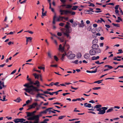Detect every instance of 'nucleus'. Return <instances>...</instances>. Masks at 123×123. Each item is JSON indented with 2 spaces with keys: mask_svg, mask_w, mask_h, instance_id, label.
<instances>
[{
  "mask_svg": "<svg viewBox=\"0 0 123 123\" xmlns=\"http://www.w3.org/2000/svg\"><path fill=\"white\" fill-rule=\"evenodd\" d=\"M66 117L65 116H61L59 117L58 119L59 120L62 119L63 118Z\"/></svg>",
  "mask_w": 123,
  "mask_h": 123,
  "instance_id": "c756f323",
  "label": "nucleus"
},
{
  "mask_svg": "<svg viewBox=\"0 0 123 123\" xmlns=\"http://www.w3.org/2000/svg\"><path fill=\"white\" fill-rule=\"evenodd\" d=\"M104 67H107L108 68L110 69H111L113 68V67L112 66L109 65H105V66Z\"/></svg>",
  "mask_w": 123,
  "mask_h": 123,
  "instance_id": "bb28decb",
  "label": "nucleus"
},
{
  "mask_svg": "<svg viewBox=\"0 0 123 123\" xmlns=\"http://www.w3.org/2000/svg\"><path fill=\"white\" fill-rule=\"evenodd\" d=\"M54 59L56 61H58L59 60V59L56 55L54 56Z\"/></svg>",
  "mask_w": 123,
  "mask_h": 123,
  "instance_id": "f704fd0d",
  "label": "nucleus"
},
{
  "mask_svg": "<svg viewBox=\"0 0 123 123\" xmlns=\"http://www.w3.org/2000/svg\"><path fill=\"white\" fill-rule=\"evenodd\" d=\"M102 109H101V108L97 109L96 110L97 111H99V112L98 113V114H104L105 112L104 110L102 109Z\"/></svg>",
  "mask_w": 123,
  "mask_h": 123,
  "instance_id": "39448f33",
  "label": "nucleus"
},
{
  "mask_svg": "<svg viewBox=\"0 0 123 123\" xmlns=\"http://www.w3.org/2000/svg\"><path fill=\"white\" fill-rule=\"evenodd\" d=\"M77 25V24L75 22H74L73 23V24L72 26L73 27H75Z\"/></svg>",
  "mask_w": 123,
  "mask_h": 123,
  "instance_id": "e433bc0d",
  "label": "nucleus"
},
{
  "mask_svg": "<svg viewBox=\"0 0 123 123\" xmlns=\"http://www.w3.org/2000/svg\"><path fill=\"white\" fill-rule=\"evenodd\" d=\"M43 92L45 94H49V92L48 91Z\"/></svg>",
  "mask_w": 123,
  "mask_h": 123,
  "instance_id": "bf43d9fd",
  "label": "nucleus"
},
{
  "mask_svg": "<svg viewBox=\"0 0 123 123\" xmlns=\"http://www.w3.org/2000/svg\"><path fill=\"white\" fill-rule=\"evenodd\" d=\"M108 107H101V109H103L104 110V111L105 112V111L106 110H107L108 109Z\"/></svg>",
  "mask_w": 123,
  "mask_h": 123,
  "instance_id": "4c0bfd02",
  "label": "nucleus"
},
{
  "mask_svg": "<svg viewBox=\"0 0 123 123\" xmlns=\"http://www.w3.org/2000/svg\"><path fill=\"white\" fill-rule=\"evenodd\" d=\"M112 25L115 26L120 27V25L118 24H115L114 23H112Z\"/></svg>",
  "mask_w": 123,
  "mask_h": 123,
  "instance_id": "473e14b6",
  "label": "nucleus"
},
{
  "mask_svg": "<svg viewBox=\"0 0 123 123\" xmlns=\"http://www.w3.org/2000/svg\"><path fill=\"white\" fill-rule=\"evenodd\" d=\"M92 60H96V57H95V56H93L92 57Z\"/></svg>",
  "mask_w": 123,
  "mask_h": 123,
  "instance_id": "0e129e2a",
  "label": "nucleus"
},
{
  "mask_svg": "<svg viewBox=\"0 0 123 123\" xmlns=\"http://www.w3.org/2000/svg\"><path fill=\"white\" fill-rule=\"evenodd\" d=\"M24 86L27 88H25L24 90H25L26 92L29 93L30 94L34 95L35 93L33 91H36V90L34 89V87H35L33 85H30L28 83H26Z\"/></svg>",
  "mask_w": 123,
  "mask_h": 123,
  "instance_id": "f257e3e1",
  "label": "nucleus"
},
{
  "mask_svg": "<svg viewBox=\"0 0 123 123\" xmlns=\"http://www.w3.org/2000/svg\"><path fill=\"white\" fill-rule=\"evenodd\" d=\"M57 35L59 36H61L62 35V34L61 32H58L57 33Z\"/></svg>",
  "mask_w": 123,
  "mask_h": 123,
  "instance_id": "680f3d73",
  "label": "nucleus"
},
{
  "mask_svg": "<svg viewBox=\"0 0 123 123\" xmlns=\"http://www.w3.org/2000/svg\"><path fill=\"white\" fill-rule=\"evenodd\" d=\"M84 26V23H81L79 25V26L80 27H83Z\"/></svg>",
  "mask_w": 123,
  "mask_h": 123,
  "instance_id": "79ce46f5",
  "label": "nucleus"
},
{
  "mask_svg": "<svg viewBox=\"0 0 123 123\" xmlns=\"http://www.w3.org/2000/svg\"><path fill=\"white\" fill-rule=\"evenodd\" d=\"M99 47V45L97 44H93L91 46V48L95 50L98 48Z\"/></svg>",
  "mask_w": 123,
  "mask_h": 123,
  "instance_id": "6e6552de",
  "label": "nucleus"
},
{
  "mask_svg": "<svg viewBox=\"0 0 123 123\" xmlns=\"http://www.w3.org/2000/svg\"><path fill=\"white\" fill-rule=\"evenodd\" d=\"M66 53H64V54H62V58H61V60L62 61H63V59L64 58V57L66 56Z\"/></svg>",
  "mask_w": 123,
  "mask_h": 123,
  "instance_id": "c85d7f7f",
  "label": "nucleus"
},
{
  "mask_svg": "<svg viewBox=\"0 0 123 123\" xmlns=\"http://www.w3.org/2000/svg\"><path fill=\"white\" fill-rule=\"evenodd\" d=\"M65 40L64 38V37H62L60 39V41L62 42H63Z\"/></svg>",
  "mask_w": 123,
  "mask_h": 123,
  "instance_id": "8fccbe9b",
  "label": "nucleus"
},
{
  "mask_svg": "<svg viewBox=\"0 0 123 123\" xmlns=\"http://www.w3.org/2000/svg\"><path fill=\"white\" fill-rule=\"evenodd\" d=\"M34 85H36L37 87H39L40 86V82L38 80H36L35 83H34Z\"/></svg>",
  "mask_w": 123,
  "mask_h": 123,
  "instance_id": "9b49d317",
  "label": "nucleus"
},
{
  "mask_svg": "<svg viewBox=\"0 0 123 123\" xmlns=\"http://www.w3.org/2000/svg\"><path fill=\"white\" fill-rule=\"evenodd\" d=\"M26 40H27L29 42H31V40L32 39V38L31 37H26Z\"/></svg>",
  "mask_w": 123,
  "mask_h": 123,
  "instance_id": "aec40b11",
  "label": "nucleus"
},
{
  "mask_svg": "<svg viewBox=\"0 0 123 123\" xmlns=\"http://www.w3.org/2000/svg\"><path fill=\"white\" fill-rule=\"evenodd\" d=\"M38 68L39 69H43V70L44 71V68L42 67H38Z\"/></svg>",
  "mask_w": 123,
  "mask_h": 123,
  "instance_id": "58836bf2",
  "label": "nucleus"
},
{
  "mask_svg": "<svg viewBox=\"0 0 123 123\" xmlns=\"http://www.w3.org/2000/svg\"><path fill=\"white\" fill-rule=\"evenodd\" d=\"M22 100L20 99V97H18V98L17 99L14 100V101L18 103H19L20 102V101Z\"/></svg>",
  "mask_w": 123,
  "mask_h": 123,
  "instance_id": "5701e85b",
  "label": "nucleus"
},
{
  "mask_svg": "<svg viewBox=\"0 0 123 123\" xmlns=\"http://www.w3.org/2000/svg\"><path fill=\"white\" fill-rule=\"evenodd\" d=\"M95 52H96V53H100L101 52V50L99 48H98L97 49H95Z\"/></svg>",
  "mask_w": 123,
  "mask_h": 123,
  "instance_id": "4be33fe9",
  "label": "nucleus"
},
{
  "mask_svg": "<svg viewBox=\"0 0 123 123\" xmlns=\"http://www.w3.org/2000/svg\"><path fill=\"white\" fill-rule=\"evenodd\" d=\"M64 25V23H61L59 24V25L62 26Z\"/></svg>",
  "mask_w": 123,
  "mask_h": 123,
  "instance_id": "052dcab7",
  "label": "nucleus"
},
{
  "mask_svg": "<svg viewBox=\"0 0 123 123\" xmlns=\"http://www.w3.org/2000/svg\"><path fill=\"white\" fill-rule=\"evenodd\" d=\"M33 75L35 77V79H38L39 77H41V75H37L36 73L33 74Z\"/></svg>",
  "mask_w": 123,
  "mask_h": 123,
  "instance_id": "4468645a",
  "label": "nucleus"
},
{
  "mask_svg": "<svg viewBox=\"0 0 123 123\" xmlns=\"http://www.w3.org/2000/svg\"><path fill=\"white\" fill-rule=\"evenodd\" d=\"M71 88L74 90H76L78 89V88H75L73 87L72 86H71Z\"/></svg>",
  "mask_w": 123,
  "mask_h": 123,
  "instance_id": "3c124183",
  "label": "nucleus"
},
{
  "mask_svg": "<svg viewBox=\"0 0 123 123\" xmlns=\"http://www.w3.org/2000/svg\"><path fill=\"white\" fill-rule=\"evenodd\" d=\"M88 6H92L93 7H94L95 6V5L93 4V3H91V4L88 5Z\"/></svg>",
  "mask_w": 123,
  "mask_h": 123,
  "instance_id": "69168bd1",
  "label": "nucleus"
},
{
  "mask_svg": "<svg viewBox=\"0 0 123 123\" xmlns=\"http://www.w3.org/2000/svg\"><path fill=\"white\" fill-rule=\"evenodd\" d=\"M30 108H31V109L32 108H35V106H33V105L32 104V105H30Z\"/></svg>",
  "mask_w": 123,
  "mask_h": 123,
  "instance_id": "338daca9",
  "label": "nucleus"
},
{
  "mask_svg": "<svg viewBox=\"0 0 123 123\" xmlns=\"http://www.w3.org/2000/svg\"><path fill=\"white\" fill-rule=\"evenodd\" d=\"M81 56V54L80 53H78L76 55V57L77 58H80Z\"/></svg>",
  "mask_w": 123,
  "mask_h": 123,
  "instance_id": "412c9836",
  "label": "nucleus"
},
{
  "mask_svg": "<svg viewBox=\"0 0 123 123\" xmlns=\"http://www.w3.org/2000/svg\"><path fill=\"white\" fill-rule=\"evenodd\" d=\"M66 29V32L65 33H69L72 31V29L71 27Z\"/></svg>",
  "mask_w": 123,
  "mask_h": 123,
  "instance_id": "ddd939ff",
  "label": "nucleus"
},
{
  "mask_svg": "<svg viewBox=\"0 0 123 123\" xmlns=\"http://www.w3.org/2000/svg\"><path fill=\"white\" fill-rule=\"evenodd\" d=\"M78 7V6H73V7L72 8V9L73 10H76L77 8Z\"/></svg>",
  "mask_w": 123,
  "mask_h": 123,
  "instance_id": "2f4dec72",
  "label": "nucleus"
},
{
  "mask_svg": "<svg viewBox=\"0 0 123 123\" xmlns=\"http://www.w3.org/2000/svg\"><path fill=\"white\" fill-rule=\"evenodd\" d=\"M42 15L41 17L42 18H43V16H46V15L45 13H44L43 12H42Z\"/></svg>",
  "mask_w": 123,
  "mask_h": 123,
  "instance_id": "a18cd8bd",
  "label": "nucleus"
},
{
  "mask_svg": "<svg viewBox=\"0 0 123 123\" xmlns=\"http://www.w3.org/2000/svg\"><path fill=\"white\" fill-rule=\"evenodd\" d=\"M2 85L3 87H5L6 86L4 85V82H2Z\"/></svg>",
  "mask_w": 123,
  "mask_h": 123,
  "instance_id": "e2e57ef3",
  "label": "nucleus"
},
{
  "mask_svg": "<svg viewBox=\"0 0 123 123\" xmlns=\"http://www.w3.org/2000/svg\"><path fill=\"white\" fill-rule=\"evenodd\" d=\"M53 83H54L53 82H51V83H50L49 84V85L46 84V85H45L46 86H53Z\"/></svg>",
  "mask_w": 123,
  "mask_h": 123,
  "instance_id": "ea45409f",
  "label": "nucleus"
},
{
  "mask_svg": "<svg viewBox=\"0 0 123 123\" xmlns=\"http://www.w3.org/2000/svg\"><path fill=\"white\" fill-rule=\"evenodd\" d=\"M37 116H34L33 117H29L27 118V119L28 120H35V119L36 118Z\"/></svg>",
  "mask_w": 123,
  "mask_h": 123,
  "instance_id": "9d476101",
  "label": "nucleus"
},
{
  "mask_svg": "<svg viewBox=\"0 0 123 123\" xmlns=\"http://www.w3.org/2000/svg\"><path fill=\"white\" fill-rule=\"evenodd\" d=\"M92 28L91 26H89L87 28V30L89 31H90L91 30Z\"/></svg>",
  "mask_w": 123,
  "mask_h": 123,
  "instance_id": "37998d69",
  "label": "nucleus"
},
{
  "mask_svg": "<svg viewBox=\"0 0 123 123\" xmlns=\"http://www.w3.org/2000/svg\"><path fill=\"white\" fill-rule=\"evenodd\" d=\"M15 123H18L19 122L23 123V121L22 120V118H17L13 120Z\"/></svg>",
  "mask_w": 123,
  "mask_h": 123,
  "instance_id": "1a4fd4ad",
  "label": "nucleus"
},
{
  "mask_svg": "<svg viewBox=\"0 0 123 123\" xmlns=\"http://www.w3.org/2000/svg\"><path fill=\"white\" fill-rule=\"evenodd\" d=\"M98 41V39H95L92 41V43L93 44H97L96 43H97Z\"/></svg>",
  "mask_w": 123,
  "mask_h": 123,
  "instance_id": "f3484780",
  "label": "nucleus"
},
{
  "mask_svg": "<svg viewBox=\"0 0 123 123\" xmlns=\"http://www.w3.org/2000/svg\"><path fill=\"white\" fill-rule=\"evenodd\" d=\"M99 67V66H98V67H97L96 68V69H95V70L94 71H91V73H95L97 72V68H98V67Z\"/></svg>",
  "mask_w": 123,
  "mask_h": 123,
  "instance_id": "72a5a7b5",
  "label": "nucleus"
},
{
  "mask_svg": "<svg viewBox=\"0 0 123 123\" xmlns=\"http://www.w3.org/2000/svg\"><path fill=\"white\" fill-rule=\"evenodd\" d=\"M67 41L65 40V42L63 44L64 46L63 47H62V45L61 44H60L59 46V49L60 50H64L65 48L66 47H67V48L68 49L70 48L69 46V45L66 43Z\"/></svg>",
  "mask_w": 123,
  "mask_h": 123,
  "instance_id": "7ed1b4c3",
  "label": "nucleus"
},
{
  "mask_svg": "<svg viewBox=\"0 0 123 123\" xmlns=\"http://www.w3.org/2000/svg\"><path fill=\"white\" fill-rule=\"evenodd\" d=\"M103 80H98L97 81H95L93 82V83H97L98 84H99L102 82Z\"/></svg>",
  "mask_w": 123,
  "mask_h": 123,
  "instance_id": "cd10ccee",
  "label": "nucleus"
},
{
  "mask_svg": "<svg viewBox=\"0 0 123 123\" xmlns=\"http://www.w3.org/2000/svg\"><path fill=\"white\" fill-rule=\"evenodd\" d=\"M59 83L58 82H56L54 84H54L55 85L57 86H60V85L58 84Z\"/></svg>",
  "mask_w": 123,
  "mask_h": 123,
  "instance_id": "09e8293b",
  "label": "nucleus"
},
{
  "mask_svg": "<svg viewBox=\"0 0 123 123\" xmlns=\"http://www.w3.org/2000/svg\"><path fill=\"white\" fill-rule=\"evenodd\" d=\"M32 104L33 105V106H35H35H36L38 105L37 103H34Z\"/></svg>",
  "mask_w": 123,
  "mask_h": 123,
  "instance_id": "864d4df0",
  "label": "nucleus"
},
{
  "mask_svg": "<svg viewBox=\"0 0 123 123\" xmlns=\"http://www.w3.org/2000/svg\"><path fill=\"white\" fill-rule=\"evenodd\" d=\"M16 70H17L16 69H15V70H14L11 73V74H14L15 73V72H16Z\"/></svg>",
  "mask_w": 123,
  "mask_h": 123,
  "instance_id": "6e6d98bb",
  "label": "nucleus"
},
{
  "mask_svg": "<svg viewBox=\"0 0 123 123\" xmlns=\"http://www.w3.org/2000/svg\"><path fill=\"white\" fill-rule=\"evenodd\" d=\"M26 113H27V116L25 117H32L33 116L31 112H26Z\"/></svg>",
  "mask_w": 123,
  "mask_h": 123,
  "instance_id": "2eb2a0df",
  "label": "nucleus"
},
{
  "mask_svg": "<svg viewBox=\"0 0 123 123\" xmlns=\"http://www.w3.org/2000/svg\"><path fill=\"white\" fill-rule=\"evenodd\" d=\"M70 94V93H63L62 95L63 96H65L66 95H67V94Z\"/></svg>",
  "mask_w": 123,
  "mask_h": 123,
  "instance_id": "4d7b16f0",
  "label": "nucleus"
},
{
  "mask_svg": "<svg viewBox=\"0 0 123 123\" xmlns=\"http://www.w3.org/2000/svg\"><path fill=\"white\" fill-rule=\"evenodd\" d=\"M113 108H112L108 109V110L106 111V113H108L111 112L113 110Z\"/></svg>",
  "mask_w": 123,
  "mask_h": 123,
  "instance_id": "393cba45",
  "label": "nucleus"
},
{
  "mask_svg": "<svg viewBox=\"0 0 123 123\" xmlns=\"http://www.w3.org/2000/svg\"><path fill=\"white\" fill-rule=\"evenodd\" d=\"M87 107H88L89 108H90L91 107H92V106L91 105V104H88L87 105Z\"/></svg>",
  "mask_w": 123,
  "mask_h": 123,
  "instance_id": "de8ad7c7",
  "label": "nucleus"
},
{
  "mask_svg": "<svg viewBox=\"0 0 123 123\" xmlns=\"http://www.w3.org/2000/svg\"><path fill=\"white\" fill-rule=\"evenodd\" d=\"M101 88L100 87H95L92 88V89L94 90H97L100 89Z\"/></svg>",
  "mask_w": 123,
  "mask_h": 123,
  "instance_id": "c9c22d12",
  "label": "nucleus"
},
{
  "mask_svg": "<svg viewBox=\"0 0 123 123\" xmlns=\"http://www.w3.org/2000/svg\"><path fill=\"white\" fill-rule=\"evenodd\" d=\"M2 85V81H0V90L2 89L3 88L2 86L1 85Z\"/></svg>",
  "mask_w": 123,
  "mask_h": 123,
  "instance_id": "603ef678",
  "label": "nucleus"
},
{
  "mask_svg": "<svg viewBox=\"0 0 123 123\" xmlns=\"http://www.w3.org/2000/svg\"><path fill=\"white\" fill-rule=\"evenodd\" d=\"M34 89L36 90V91L37 92V93H38V91H41L42 92H44L43 90L41 89H38L37 88V87H34Z\"/></svg>",
  "mask_w": 123,
  "mask_h": 123,
  "instance_id": "dca6fc26",
  "label": "nucleus"
},
{
  "mask_svg": "<svg viewBox=\"0 0 123 123\" xmlns=\"http://www.w3.org/2000/svg\"><path fill=\"white\" fill-rule=\"evenodd\" d=\"M60 7H65V8H70L72 7V6L70 5L64 4L61 6Z\"/></svg>",
  "mask_w": 123,
  "mask_h": 123,
  "instance_id": "423d86ee",
  "label": "nucleus"
},
{
  "mask_svg": "<svg viewBox=\"0 0 123 123\" xmlns=\"http://www.w3.org/2000/svg\"><path fill=\"white\" fill-rule=\"evenodd\" d=\"M102 105H97L96 106H95L94 108V109L96 108L98 109H99V108H101L100 107H101Z\"/></svg>",
  "mask_w": 123,
  "mask_h": 123,
  "instance_id": "a211bd4d",
  "label": "nucleus"
},
{
  "mask_svg": "<svg viewBox=\"0 0 123 123\" xmlns=\"http://www.w3.org/2000/svg\"><path fill=\"white\" fill-rule=\"evenodd\" d=\"M55 111H50L49 112V114L51 112L54 113H56V112H55Z\"/></svg>",
  "mask_w": 123,
  "mask_h": 123,
  "instance_id": "13d9d810",
  "label": "nucleus"
},
{
  "mask_svg": "<svg viewBox=\"0 0 123 123\" xmlns=\"http://www.w3.org/2000/svg\"><path fill=\"white\" fill-rule=\"evenodd\" d=\"M89 53L90 55H94L96 54L95 51L93 49L90 50L89 51Z\"/></svg>",
  "mask_w": 123,
  "mask_h": 123,
  "instance_id": "0eeeda50",
  "label": "nucleus"
},
{
  "mask_svg": "<svg viewBox=\"0 0 123 123\" xmlns=\"http://www.w3.org/2000/svg\"><path fill=\"white\" fill-rule=\"evenodd\" d=\"M90 10H88L86 11V12L88 14H92V13L91 12H90Z\"/></svg>",
  "mask_w": 123,
  "mask_h": 123,
  "instance_id": "49530a36",
  "label": "nucleus"
},
{
  "mask_svg": "<svg viewBox=\"0 0 123 123\" xmlns=\"http://www.w3.org/2000/svg\"><path fill=\"white\" fill-rule=\"evenodd\" d=\"M64 34L68 38H69V39H70L71 38V37L69 36V33H64Z\"/></svg>",
  "mask_w": 123,
  "mask_h": 123,
  "instance_id": "6ab92c4d",
  "label": "nucleus"
},
{
  "mask_svg": "<svg viewBox=\"0 0 123 123\" xmlns=\"http://www.w3.org/2000/svg\"><path fill=\"white\" fill-rule=\"evenodd\" d=\"M78 60H76L74 62H72V63H73L76 64H78Z\"/></svg>",
  "mask_w": 123,
  "mask_h": 123,
  "instance_id": "a19ab883",
  "label": "nucleus"
},
{
  "mask_svg": "<svg viewBox=\"0 0 123 123\" xmlns=\"http://www.w3.org/2000/svg\"><path fill=\"white\" fill-rule=\"evenodd\" d=\"M48 56L50 58H51V54L49 52H48Z\"/></svg>",
  "mask_w": 123,
  "mask_h": 123,
  "instance_id": "c03bdc74",
  "label": "nucleus"
},
{
  "mask_svg": "<svg viewBox=\"0 0 123 123\" xmlns=\"http://www.w3.org/2000/svg\"><path fill=\"white\" fill-rule=\"evenodd\" d=\"M49 120L48 119H46L44 120L43 122H40V123H47L46 121H49Z\"/></svg>",
  "mask_w": 123,
  "mask_h": 123,
  "instance_id": "a878e982",
  "label": "nucleus"
},
{
  "mask_svg": "<svg viewBox=\"0 0 123 123\" xmlns=\"http://www.w3.org/2000/svg\"><path fill=\"white\" fill-rule=\"evenodd\" d=\"M48 111L46 110V109L45 110L40 112V113L46 114L47 113V112H48Z\"/></svg>",
  "mask_w": 123,
  "mask_h": 123,
  "instance_id": "7c9ffc66",
  "label": "nucleus"
},
{
  "mask_svg": "<svg viewBox=\"0 0 123 123\" xmlns=\"http://www.w3.org/2000/svg\"><path fill=\"white\" fill-rule=\"evenodd\" d=\"M60 12L61 15H65L69 16V14H71V15H73L75 14V12H72V11L68 10H63L60 9L59 11Z\"/></svg>",
  "mask_w": 123,
  "mask_h": 123,
  "instance_id": "f03ea898",
  "label": "nucleus"
},
{
  "mask_svg": "<svg viewBox=\"0 0 123 123\" xmlns=\"http://www.w3.org/2000/svg\"><path fill=\"white\" fill-rule=\"evenodd\" d=\"M90 55L88 53H86L84 56V57L86 59H88L90 57Z\"/></svg>",
  "mask_w": 123,
  "mask_h": 123,
  "instance_id": "f8f14e48",
  "label": "nucleus"
},
{
  "mask_svg": "<svg viewBox=\"0 0 123 123\" xmlns=\"http://www.w3.org/2000/svg\"><path fill=\"white\" fill-rule=\"evenodd\" d=\"M119 6V5H117L116 6L115 8V9L116 10H118Z\"/></svg>",
  "mask_w": 123,
  "mask_h": 123,
  "instance_id": "5fc2aeb1",
  "label": "nucleus"
},
{
  "mask_svg": "<svg viewBox=\"0 0 123 123\" xmlns=\"http://www.w3.org/2000/svg\"><path fill=\"white\" fill-rule=\"evenodd\" d=\"M67 56L68 57V58L69 59H73L74 58L75 56V54H70L68 53L67 55Z\"/></svg>",
  "mask_w": 123,
  "mask_h": 123,
  "instance_id": "20e7f679",
  "label": "nucleus"
},
{
  "mask_svg": "<svg viewBox=\"0 0 123 123\" xmlns=\"http://www.w3.org/2000/svg\"><path fill=\"white\" fill-rule=\"evenodd\" d=\"M62 18H64V17L59 16V17L57 18V21H60V19H61V20H62Z\"/></svg>",
  "mask_w": 123,
  "mask_h": 123,
  "instance_id": "b1692460",
  "label": "nucleus"
},
{
  "mask_svg": "<svg viewBox=\"0 0 123 123\" xmlns=\"http://www.w3.org/2000/svg\"><path fill=\"white\" fill-rule=\"evenodd\" d=\"M89 103H95V102L93 100H92L91 101H90L89 102Z\"/></svg>",
  "mask_w": 123,
  "mask_h": 123,
  "instance_id": "774afa93",
  "label": "nucleus"
}]
</instances>
